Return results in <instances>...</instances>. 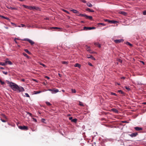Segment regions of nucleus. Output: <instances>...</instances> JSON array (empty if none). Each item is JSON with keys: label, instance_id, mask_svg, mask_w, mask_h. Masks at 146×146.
<instances>
[{"label": "nucleus", "instance_id": "1", "mask_svg": "<svg viewBox=\"0 0 146 146\" xmlns=\"http://www.w3.org/2000/svg\"><path fill=\"white\" fill-rule=\"evenodd\" d=\"M9 86L11 89L14 91H18L19 92L25 91L23 87H19L17 84L13 83H11Z\"/></svg>", "mask_w": 146, "mask_h": 146}, {"label": "nucleus", "instance_id": "2", "mask_svg": "<svg viewBox=\"0 0 146 146\" xmlns=\"http://www.w3.org/2000/svg\"><path fill=\"white\" fill-rule=\"evenodd\" d=\"M22 40L23 41H27L29 42L31 45H33L35 43V42L33 41L28 38H25L22 39Z\"/></svg>", "mask_w": 146, "mask_h": 146}, {"label": "nucleus", "instance_id": "3", "mask_svg": "<svg viewBox=\"0 0 146 146\" xmlns=\"http://www.w3.org/2000/svg\"><path fill=\"white\" fill-rule=\"evenodd\" d=\"M48 90L51 91L52 94L56 93L59 92V90L57 89H49Z\"/></svg>", "mask_w": 146, "mask_h": 146}, {"label": "nucleus", "instance_id": "4", "mask_svg": "<svg viewBox=\"0 0 146 146\" xmlns=\"http://www.w3.org/2000/svg\"><path fill=\"white\" fill-rule=\"evenodd\" d=\"M19 127L20 129L21 130H27L28 129V127L25 126H19Z\"/></svg>", "mask_w": 146, "mask_h": 146}, {"label": "nucleus", "instance_id": "5", "mask_svg": "<svg viewBox=\"0 0 146 146\" xmlns=\"http://www.w3.org/2000/svg\"><path fill=\"white\" fill-rule=\"evenodd\" d=\"M123 39L115 40L114 42L116 43H119L121 42H123Z\"/></svg>", "mask_w": 146, "mask_h": 146}, {"label": "nucleus", "instance_id": "6", "mask_svg": "<svg viewBox=\"0 0 146 146\" xmlns=\"http://www.w3.org/2000/svg\"><path fill=\"white\" fill-rule=\"evenodd\" d=\"M86 50L87 51H88L90 53H93V52H92L91 50L89 49V47L87 45L86 46Z\"/></svg>", "mask_w": 146, "mask_h": 146}, {"label": "nucleus", "instance_id": "7", "mask_svg": "<svg viewBox=\"0 0 146 146\" xmlns=\"http://www.w3.org/2000/svg\"><path fill=\"white\" fill-rule=\"evenodd\" d=\"M28 9L30 10H33L36 9V8L35 6H29Z\"/></svg>", "mask_w": 146, "mask_h": 146}, {"label": "nucleus", "instance_id": "8", "mask_svg": "<svg viewBox=\"0 0 146 146\" xmlns=\"http://www.w3.org/2000/svg\"><path fill=\"white\" fill-rule=\"evenodd\" d=\"M134 129L136 131H139L140 130H142V128L141 127H134Z\"/></svg>", "mask_w": 146, "mask_h": 146}, {"label": "nucleus", "instance_id": "9", "mask_svg": "<svg viewBox=\"0 0 146 146\" xmlns=\"http://www.w3.org/2000/svg\"><path fill=\"white\" fill-rule=\"evenodd\" d=\"M137 135L138 134L137 133H133L131 134H129V135L132 137H136Z\"/></svg>", "mask_w": 146, "mask_h": 146}, {"label": "nucleus", "instance_id": "10", "mask_svg": "<svg viewBox=\"0 0 146 146\" xmlns=\"http://www.w3.org/2000/svg\"><path fill=\"white\" fill-rule=\"evenodd\" d=\"M84 29L86 30H90L92 29V28H91V27H84Z\"/></svg>", "mask_w": 146, "mask_h": 146}, {"label": "nucleus", "instance_id": "11", "mask_svg": "<svg viewBox=\"0 0 146 146\" xmlns=\"http://www.w3.org/2000/svg\"><path fill=\"white\" fill-rule=\"evenodd\" d=\"M7 7L8 9H11L12 10H17V9L15 7H12L10 6H7Z\"/></svg>", "mask_w": 146, "mask_h": 146}, {"label": "nucleus", "instance_id": "12", "mask_svg": "<svg viewBox=\"0 0 146 146\" xmlns=\"http://www.w3.org/2000/svg\"><path fill=\"white\" fill-rule=\"evenodd\" d=\"M86 11L90 12H94V11L93 10H91L90 8H88L86 9Z\"/></svg>", "mask_w": 146, "mask_h": 146}, {"label": "nucleus", "instance_id": "13", "mask_svg": "<svg viewBox=\"0 0 146 146\" xmlns=\"http://www.w3.org/2000/svg\"><path fill=\"white\" fill-rule=\"evenodd\" d=\"M5 63L6 64V65L8 64L9 65H11L12 64V62L10 61L6 60L5 62Z\"/></svg>", "mask_w": 146, "mask_h": 146}, {"label": "nucleus", "instance_id": "14", "mask_svg": "<svg viewBox=\"0 0 146 146\" xmlns=\"http://www.w3.org/2000/svg\"><path fill=\"white\" fill-rule=\"evenodd\" d=\"M85 18L87 19H89L90 20H92V16H88L87 15L86 16V17Z\"/></svg>", "mask_w": 146, "mask_h": 146}, {"label": "nucleus", "instance_id": "15", "mask_svg": "<svg viewBox=\"0 0 146 146\" xmlns=\"http://www.w3.org/2000/svg\"><path fill=\"white\" fill-rule=\"evenodd\" d=\"M117 22V21L114 20H110L109 21V23L112 24H115Z\"/></svg>", "mask_w": 146, "mask_h": 146}, {"label": "nucleus", "instance_id": "16", "mask_svg": "<svg viewBox=\"0 0 146 146\" xmlns=\"http://www.w3.org/2000/svg\"><path fill=\"white\" fill-rule=\"evenodd\" d=\"M74 66L75 67H78L79 68H80L81 67V65L78 63L76 64Z\"/></svg>", "mask_w": 146, "mask_h": 146}, {"label": "nucleus", "instance_id": "17", "mask_svg": "<svg viewBox=\"0 0 146 146\" xmlns=\"http://www.w3.org/2000/svg\"><path fill=\"white\" fill-rule=\"evenodd\" d=\"M42 92L40 91H34L33 92V93L34 94H37L39 93H40L41 92Z\"/></svg>", "mask_w": 146, "mask_h": 146}, {"label": "nucleus", "instance_id": "18", "mask_svg": "<svg viewBox=\"0 0 146 146\" xmlns=\"http://www.w3.org/2000/svg\"><path fill=\"white\" fill-rule=\"evenodd\" d=\"M111 110L115 113H118V111L116 109L113 108L111 109Z\"/></svg>", "mask_w": 146, "mask_h": 146}, {"label": "nucleus", "instance_id": "19", "mask_svg": "<svg viewBox=\"0 0 146 146\" xmlns=\"http://www.w3.org/2000/svg\"><path fill=\"white\" fill-rule=\"evenodd\" d=\"M71 11H72L74 13H78V12L76 10H75L74 9H72L71 10Z\"/></svg>", "mask_w": 146, "mask_h": 146}, {"label": "nucleus", "instance_id": "20", "mask_svg": "<svg viewBox=\"0 0 146 146\" xmlns=\"http://www.w3.org/2000/svg\"><path fill=\"white\" fill-rule=\"evenodd\" d=\"M78 15L81 16V17H84L85 18L86 17V15L85 14H78Z\"/></svg>", "mask_w": 146, "mask_h": 146}, {"label": "nucleus", "instance_id": "21", "mask_svg": "<svg viewBox=\"0 0 146 146\" xmlns=\"http://www.w3.org/2000/svg\"><path fill=\"white\" fill-rule=\"evenodd\" d=\"M119 13L124 15H127V13L124 11H121L119 12Z\"/></svg>", "mask_w": 146, "mask_h": 146}, {"label": "nucleus", "instance_id": "22", "mask_svg": "<svg viewBox=\"0 0 146 146\" xmlns=\"http://www.w3.org/2000/svg\"><path fill=\"white\" fill-rule=\"evenodd\" d=\"M94 45L98 46V47L100 48L101 47L100 44L96 42L94 43Z\"/></svg>", "mask_w": 146, "mask_h": 146}, {"label": "nucleus", "instance_id": "23", "mask_svg": "<svg viewBox=\"0 0 146 146\" xmlns=\"http://www.w3.org/2000/svg\"><path fill=\"white\" fill-rule=\"evenodd\" d=\"M87 5L89 7H92V5L89 3H87Z\"/></svg>", "mask_w": 146, "mask_h": 146}, {"label": "nucleus", "instance_id": "24", "mask_svg": "<svg viewBox=\"0 0 146 146\" xmlns=\"http://www.w3.org/2000/svg\"><path fill=\"white\" fill-rule=\"evenodd\" d=\"M88 58H91L92 59L95 60V58L92 56L91 55H90V57H88Z\"/></svg>", "mask_w": 146, "mask_h": 146}, {"label": "nucleus", "instance_id": "25", "mask_svg": "<svg viewBox=\"0 0 146 146\" xmlns=\"http://www.w3.org/2000/svg\"><path fill=\"white\" fill-rule=\"evenodd\" d=\"M77 119L76 118H74V119H73L72 120V121L76 123L77 122Z\"/></svg>", "mask_w": 146, "mask_h": 146}, {"label": "nucleus", "instance_id": "26", "mask_svg": "<svg viewBox=\"0 0 146 146\" xmlns=\"http://www.w3.org/2000/svg\"><path fill=\"white\" fill-rule=\"evenodd\" d=\"M25 51L28 54H30L31 52L27 49L25 50Z\"/></svg>", "mask_w": 146, "mask_h": 146}, {"label": "nucleus", "instance_id": "27", "mask_svg": "<svg viewBox=\"0 0 146 146\" xmlns=\"http://www.w3.org/2000/svg\"><path fill=\"white\" fill-rule=\"evenodd\" d=\"M0 65L4 66L6 65V64L5 63V62H0Z\"/></svg>", "mask_w": 146, "mask_h": 146}, {"label": "nucleus", "instance_id": "28", "mask_svg": "<svg viewBox=\"0 0 146 146\" xmlns=\"http://www.w3.org/2000/svg\"><path fill=\"white\" fill-rule=\"evenodd\" d=\"M2 116L4 118H5L6 119H7V117L4 114H1Z\"/></svg>", "mask_w": 146, "mask_h": 146}, {"label": "nucleus", "instance_id": "29", "mask_svg": "<svg viewBox=\"0 0 146 146\" xmlns=\"http://www.w3.org/2000/svg\"><path fill=\"white\" fill-rule=\"evenodd\" d=\"M71 91L73 93H75L76 92V91L75 89H71Z\"/></svg>", "mask_w": 146, "mask_h": 146}, {"label": "nucleus", "instance_id": "30", "mask_svg": "<svg viewBox=\"0 0 146 146\" xmlns=\"http://www.w3.org/2000/svg\"><path fill=\"white\" fill-rule=\"evenodd\" d=\"M46 103L48 106H50L51 105V104L50 103H49V102H46Z\"/></svg>", "mask_w": 146, "mask_h": 146}, {"label": "nucleus", "instance_id": "31", "mask_svg": "<svg viewBox=\"0 0 146 146\" xmlns=\"http://www.w3.org/2000/svg\"><path fill=\"white\" fill-rule=\"evenodd\" d=\"M62 63L63 64H67L68 63V62L66 61H62Z\"/></svg>", "mask_w": 146, "mask_h": 146}, {"label": "nucleus", "instance_id": "32", "mask_svg": "<svg viewBox=\"0 0 146 146\" xmlns=\"http://www.w3.org/2000/svg\"><path fill=\"white\" fill-rule=\"evenodd\" d=\"M22 6L25 8H26L27 9H28L29 6H27V5H23Z\"/></svg>", "mask_w": 146, "mask_h": 146}, {"label": "nucleus", "instance_id": "33", "mask_svg": "<svg viewBox=\"0 0 146 146\" xmlns=\"http://www.w3.org/2000/svg\"><path fill=\"white\" fill-rule=\"evenodd\" d=\"M126 44H127L128 45H129L131 46H132V45L131 44V43H130L129 42H127L126 43Z\"/></svg>", "mask_w": 146, "mask_h": 146}, {"label": "nucleus", "instance_id": "34", "mask_svg": "<svg viewBox=\"0 0 146 146\" xmlns=\"http://www.w3.org/2000/svg\"><path fill=\"white\" fill-rule=\"evenodd\" d=\"M23 54L24 56H25L26 57H27V58L29 57V56H28V55L25 53H23Z\"/></svg>", "mask_w": 146, "mask_h": 146}, {"label": "nucleus", "instance_id": "35", "mask_svg": "<svg viewBox=\"0 0 146 146\" xmlns=\"http://www.w3.org/2000/svg\"><path fill=\"white\" fill-rule=\"evenodd\" d=\"M0 82H1L2 85H3L5 84V83L4 82L2 81V80L0 79Z\"/></svg>", "mask_w": 146, "mask_h": 146}, {"label": "nucleus", "instance_id": "36", "mask_svg": "<svg viewBox=\"0 0 146 146\" xmlns=\"http://www.w3.org/2000/svg\"><path fill=\"white\" fill-rule=\"evenodd\" d=\"M118 92H120L122 94H124V92L121 90H118Z\"/></svg>", "mask_w": 146, "mask_h": 146}, {"label": "nucleus", "instance_id": "37", "mask_svg": "<svg viewBox=\"0 0 146 146\" xmlns=\"http://www.w3.org/2000/svg\"><path fill=\"white\" fill-rule=\"evenodd\" d=\"M41 121L42 122H43L44 123H45V121H46V120H45V119H43V118L42 119H41Z\"/></svg>", "mask_w": 146, "mask_h": 146}, {"label": "nucleus", "instance_id": "38", "mask_svg": "<svg viewBox=\"0 0 146 146\" xmlns=\"http://www.w3.org/2000/svg\"><path fill=\"white\" fill-rule=\"evenodd\" d=\"M26 113H27L30 116H32V114L30 113V112H27Z\"/></svg>", "mask_w": 146, "mask_h": 146}, {"label": "nucleus", "instance_id": "39", "mask_svg": "<svg viewBox=\"0 0 146 146\" xmlns=\"http://www.w3.org/2000/svg\"><path fill=\"white\" fill-rule=\"evenodd\" d=\"M111 94L112 95H114V96H117V94L115 93H113V92L111 93Z\"/></svg>", "mask_w": 146, "mask_h": 146}, {"label": "nucleus", "instance_id": "40", "mask_svg": "<svg viewBox=\"0 0 146 146\" xmlns=\"http://www.w3.org/2000/svg\"><path fill=\"white\" fill-rule=\"evenodd\" d=\"M25 96L27 97H29V98L30 97V96L28 94H27V93H25Z\"/></svg>", "mask_w": 146, "mask_h": 146}, {"label": "nucleus", "instance_id": "41", "mask_svg": "<svg viewBox=\"0 0 146 146\" xmlns=\"http://www.w3.org/2000/svg\"><path fill=\"white\" fill-rule=\"evenodd\" d=\"M25 26V25H24L21 24V26H19V27H24Z\"/></svg>", "mask_w": 146, "mask_h": 146}, {"label": "nucleus", "instance_id": "42", "mask_svg": "<svg viewBox=\"0 0 146 146\" xmlns=\"http://www.w3.org/2000/svg\"><path fill=\"white\" fill-rule=\"evenodd\" d=\"M125 89H126L127 90H130V88H129V87H127V86H125Z\"/></svg>", "mask_w": 146, "mask_h": 146}, {"label": "nucleus", "instance_id": "43", "mask_svg": "<svg viewBox=\"0 0 146 146\" xmlns=\"http://www.w3.org/2000/svg\"><path fill=\"white\" fill-rule=\"evenodd\" d=\"M99 25H102L103 26H104L105 25V24H104V23H99V24H98Z\"/></svg>", "mask_w": 146, "mask_h": 146}, {"label": "nucleus", "instance_id": "44", "mask_svg": "<svg viewBox=\"0 0 146 146\" xmlns=\"http://www.w3.org/2000/svg\"><path fill=\"white\" fill-rule=\"evenodd\" d=\"M52 28L54 29H60L61 28L58 27H53Z\"/></svg>", "mask_w": 146, "mask_h": 146}, {"label": "nucleus", "instance_id": "45", "mask_svg": "<svg viewBox=\"0 0 146 146\" xmlns=\"http://www.w3.org/2000/svg\"><path fill=\"white\" fill-rule=\"evenodd\" d=\"M45 78H46L48 80H49L50 79V78L49 77H48V76H45Z\"/></svg>", "mask_w": 146, "mask_h": 146}, {"label": "nucleus", "instance_id": "46", "mask_svg": "<svg viewBox=\"0 0 146 146\" xmlns=\"http://www.w3.org/2000/svg\"><path fill=\"white\" fill-rule=\"evenodd\" d=\"M143 14L144 15H146V10L143 12Z\"/></svg>", "mask_w": 146, "mask_h": 146}, {"label": "nucleus", "instance_id": "47", "mask_svg": "<svg viewBox=\"0 0 146 146\" xmlns=\"http://www.w3.org/2000/svg\"><path fill=\"white\" fill-rule=\"evenodd\" d=\"M3 73L4 74H6V75L7 74V72H4V71H3Z\"/></svg>", "mask_w": 146, "mask_h": 146}, {"label": "nucleus", "instance_id": "48", "mask_svg": "<svg viewBox=\"0 0 146 146\" xmlns=\"http://www.w3.org/2000/svg\"><path fill=\"white\" fill-rule=\"evenodd\" d=\"M1 121H2L3 122H6V121L1 119Z\"/></svg>", "mask_w": 146, "mask_h": 146}, {"label": "nucleus", "instance_id": "49", "mask_svg": "<svg viewBox=\"0 0 146 146\" xmlns=\"http://www.w3.org/2000/svg\"><path fill=\"white\" fill-rule=\"evenodd\" d=\"M118 61L120 62H122V61L121 59H118Z\"/></svg>", "mask_w": 146, "mask_h": 146}, {"label": "nucleus", "instance_id": "50", "mask_svg": "<svg viewBox=\"0 0 146 146\" xmlns=\"http://www.w3.org/2000/svg\"><path fill=\"white\" fill-rule=\"evenodd\" d=\"M81 1H82L83 3H86V1L85 0H82Z\"/></svg>", "mask_w": 146, "mask_h": 146}, {"label": "nucleus", "instance_id": "51", "mask_svg": "<svg viewBox=\"0 0 146 146\" xmlns=\"http://www.w3.org/2000/svg\"><path fill=\"white\" fill-rule=\"evenodd\" d=\"M0 17H1V18H3L4 19H5V18H6V17H4V16H3L2 15L0 16Z\"/></svg>", "mask_w": 146, "mask_h": 146}, {"label": "nucleus", "instance_id": "52", "mask_svg": "<svg viewBox=\"0 0 146 146\" xmlns=\"http://www.w3.org/2000/svg\"><path fill=\"white\" fill-rule=\"evenodd\" d=\"M88 64L89 65H90V66H93V65H92V64L91 63H90V62H89L88 63Z\"/></svg>", "mask_w": 146, "mask_h": 146}, {"label": "nucleus", "instance_id": "53", "mask_svg": "<svg viewBox=\"0 0 146 146\" xmlns=\"http://www.w3.org/2000/svg\"><path fill=\"white\" fill-rule=\"evenodd\" d=\"M80 105L81 106H83V104L81 102H80Z\"/></svg>", "mask_w": 146, "mask_h": 146}, {"label": "nucleus", "instance_id": "54", "mask_svg": "<svg viewBox=\"0 0 146 146\" xmlns=\"http://www.w3.org/2000/svg\"><path fill=\"white\" fill-rule=\"evenodd\" d=\"M41 65H42V66H44V67H46V65H44V64H40Z\"/></svg>", "mask_w": 146, "mask_h": 146}, {"label": "nucleus", "instance_id": "55", "mask_svg": "<svg viewBox=\"0 0 146 146\" xmlns=\"http://www.w3.org/2000/svg\"><path fill=\"white\" fill-rule=\"evenodd\" d=\"M33 120L34 121H35V122L37 121V120H36V119L34 118H33Z\"/></svg>", "mask_w": 146, "mask_h": 146}, {"label": "nucleus", "instance_id": "56", "mask_svg": "<svg viewBox=\"0 0 146 146\" xmlns=\"http://www.w3.org/2000/svg\"><path fill=\"white\" fill-rule=\"evenodd\" d=\"M16 39H17V40H19V39H18V38H15V40H14V41H15V42L16 43H17V41L16 40Z\"/></svg>", "mask_w": 146, "mask_h": 146}, {"label": "nucleus", "instance_id": "57", "mask_svg": "<svg viewBox=\"0 0 146 146\" xmlns=\"http://www.w3.org/2000/svg\"><path fill=\"white\" fill-rule=\"evenodd\" d=\"M125 78L124 77H121V79H125Z\"/></svg>", "mask_w": 146, "mask_h": 146}, {"label": "nucleus", "instance_id": "58", "mask_svg": "<svg viewBox=\"0 0 146 146\" xmlns=\"http://www.w3.org/2000/svg\"><path fill=\"white\" fill-rule=\"evenodd\" d=\"M69 119L70 120H71V121H72V120L73 119H72V117H70Z\"/></svg>", "mask_w": 146, "mask_h": 146}, {"label": "nucleus", "instance_id": "59", "mask_svg": "<svg viewBox=\"0 0 146 146\" xmlns=\"http://www.w3.org/2000/svg\"><path fill=\"white\" fill-rule=\"evenodd\" d=\"M5 19H6L7 20H10V19L9 18H7V17H6Z\"/></svg>", "mask_w": 146, "mask_h": 146}, {"label": "nucleus", "instance_id": "60", "mask_svg": "<svg viewBox=\"0 0 146 146\" xmlns=\"http://www.w3.org/2000/svg\"><path fill=\"white\" fill-rule=\"evenodd\" d=\"M63 11L65 12L68 13V12L66 10H64Z\"/></svg>", "mask_w": 146, "mask_h": 146}, {"label": "nucleus", "instance_id": "61", "mask_svg": "<svg viewBox=\"0 0 146 146\" xmlns=\"http://www.w3.org/2000/svg\"><path fill=\"white\" fill-rule=\"evenodd\" d=\"M105 20V21H107V22H109V21H110L108 19H106Z\"/></svg>", "mask_w": 146, "mask_h": 146}, {"label": "nucleus", "instance_id": "62", "mask_svg": "<svg viewBox=\"0 0 146 146\" xmlns=\"http://www.w3.org/2000/svg\"><path fill=\"white\" fill-rule=\"evenodd\" d=\"M25 79H23L21 80V81H23V82H24L25 81Z\"/></svg>", "mask_w": 146, "mask_h": 146}, {"label": "nucleus", "instance_id": "63", "mask_svg": "<svg viewBox=\"0 0 146 146\" xmlns=\"http://www.w3.org/2000/svg\"><path fill=\"white\" fill-rule=\"evenodd\" d=\"M0 69H4V68L3 67H0Z\"/></svg>", "mask_w": 146, "mask_h": 146}, {"label": "nucleus", "instance_id": "64", "mask_svg": "<svg viewBox=\"0 0 146 146\" xmlns=\"http://www.w3.org/2000/svg\"><path fill=\"white\" fill-rule=\"evenodd\" d=\"M143 104H146V102H143Z\"/></svg>", "mask_w": 146, "mask_h": 146}]
</instances>
